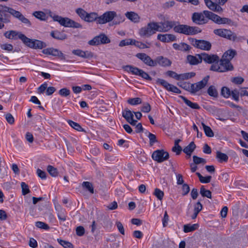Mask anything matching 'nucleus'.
I'll return each mask as SVG.
<instances>
[{
	"instance_id": "09e8293b",
	"label": "nucleus",
	"mask_w": 248,
	"mask_h": 248,
	"mask_svg": "<svg viewBox=\"0 0 248 248\" xmlns=\"http://www.w3.org/2000/svg\"><path fill=\"white\" fill-rule=\"evenodd\" d=\"M231 95L232 96V99L237 101L238 102L239 100V95L240 94V91H239L237 89H234L231 92Z\"/></svg>"
},
{
	"instance_id": "6ab92c4d",
	"label": "nucleus",
	"mask_w": 248,
	"mask_h": 248,
	"mask_svg": "<svg viewBox=\"0 0 248 248\" xmlns=\"http://www.w3.org/2000/svg\"><path fill=\"white\" fill-rule=\"evenodd\" d=\"M124 15L128 19L134 23H139L141 21L140 16L134 11L127 12Z\"/></svg>"
},
{
	"instance_id": "864d4df0",
	"label": "nucleus",
	"mask_w": 248,
	"mask_h": 248,
	"mask_svg": "<svg viewBox=\"0 0 248 248\" xmlns=\"http://www.w3.org/2000/svg\"><path fill=\"white\" fill-rule=\"evenodd\" d=\"M133 39H128L122 40L119 43L121 47L128 45H133Z\"/></svg>"
},
{
	"instance_id": "ea45409f",
	"label": "nucleus",
	"mask_w": 248,
	"mask_h": 248,
	"mask_svg": "<svg viewBox=\"0 0 248 248\" xmlns=\"http://www.w3.org/2000/svg\"><path fill=\"white\" fill-rule=\"evenodd\" d=\"M124 17L121 15H117L115 16L114 20L112 22V25H118L121 23H123L124 21Z\"/></svg>"
},
{
	"instance_id": "603ef678",
	"label": "nucleus",
	"mask_w": 248,
	"mask_h": 248,
	"mask_svg": "<svg viewBox=\"0 0 248 248\" xmlns=\"http://www.w3.org/2000/svg\"><path fill=\"white\" fill-rule=\"evenodd\" d=\"M76 13L82 19L85 20L87 12L81 8H78L76 10Z\"/></svg>"
},
{
	"instance_id": "1a4fd4ad",
	"label": "nucleus",
	"mask_w": 248,
	"mask_h": 248,
	"mask_svg": "<svg viewBox=\"0 0 248 248\" xmlns=\"http://www.w3.org/2000/svg\"><path fill=\"white\" fill-rule=\"evenodd\" d=\"M214 32L220 37L227 38L231 41H235L237 39L236 34L230 30L219 29L215 30Z\"/></svg>"
},
{
	"instance_id": "f8f14e48",
	"label": "nucleus",
	"mask_w": 248,
	"mask_h": 248,
	"mask_svg": "<svg viewBox=\"0 0 248 248\" xmlns=\"http://www.w3.org/2000/svg\"><path fill=\"white\" fill-rule=\"evenodd\" d=\"M175 26V22L171 20H164L160 23L157 22V31L159 32H168Z\"/></svg>"
},
{
	"instance_id": "72a5a7b5",
	"label": "nucleus",
	"mask_w": 248,
	"mask_h": 248,
	"mask_svg": "<svg viewBox=\"0 0 248 248\" xmlns=\"http://www.w3.org/2000/svg\"><path fill=\"white\" fill-rule=\"evenodd\" d=\"M216 157L219 162H227L228 160V156L224 153L217 151Z\"/></svg>"
},
{
	"instance_id": "f3484780",
	"label": "nucleus",
	"mask_w": 248,
	"mask_h": 248,
	"mask_svg": "<svg viewBox=\"0 0 248 248\" xmlns=\"http://www.w3.org/2000/svg\"><path fill=\"white\" fill-rule=\"evenodd\" d=\"M136 57L141 60L145 64L151 67L156 66L155 60H153L149 55L144 53H139Z\"/></svg>"
},
{
	"instance_id": "bb28decb",
	"label": "nucleus",
	"mask_w": 248,
	"mask_h": 248,
	"mask_svg": "<svg viewBox=\"0 0 248 248\" xmlns=\"http://www.w3.org/2000/svg\"><path fill=\"white\" fill-rule=\"evenodd\" d=\"M32 15L41 21H46L48 18L46 14L43 11H35L32 13Z\"/></svg>"
},
{
	"instance_id": "5701e85b",
	"label": "nucleus",
	"mask_w": 248,
	"mask_h": 248,
	"mask_svg": "<svg viewBox=\"0 0 248 248\" xmlns=\"http://www.w3.org/2000/svg\"><path fill=\"white\" fill-rule=\"evenodd\" d=\"M201 54L196 56L189 55L187 56V61L191 65H197L202 62Z\"/></svg>"
},
{
	"instance_id": "473e14b6",
	"label": "nucleus",
	"mask_w": 248,
	"mask_h": 248,
	"mask_svg": "<svg viewBox=\"0 0 248 248\" xmlns=\"http://www.w3.org/2000/svg\"><path fill=\"white\" fill-rule=\"evenodd\" d=\"M198 227L197 224H186L184 225V232L186 233L193 232L196 230Z\"/></svg>"
},
{
	"instance_id": "6e6d98bb",
	"label": "nucleus",
	"mask_w": 248,
	"mask_h": 248,
	"mask_svg": "<svg viewBox=\"0 0 248 248\" xmlns=\"http://www.w3.org/2000/svg\"><path fill=\"white\" fill-rule=\"evenodd\" d=\"M36 226L39 228L47 230L49 229V226L46 223L42 221H37L35 223Z\"/></svg>"
},
{
	"instance_id": "412c9836",
	"label": "nucleus",
	"mask_w": 248,
	"mask_h": 248,
	"mask_svg": "<svg viewBox=\"0 0 248 248\" xmlns=\"http://www.w3.org/2000/svg\"><path fill=\"white\" fill-rule=\"evenodd\" d=\"M207 7L211 10L220 13L222 12V8L218 4L213 2L211 0H204Z\"/></svg>"
},
{
	"instance_id": "8fccbe9b",
	"label": "nucleus",
	"mask_w": 248,
	"mask_h": 248,
	"mask_svg": "<svg viewBox=\"0 0 248 248\" xmlns=\"http://www.w3.org/2000/svg\"><path fill=\"white\" fill-rule=\"evenodd\" d=\"M154 194L156 197V198L161 201L164 197V192L158 188H155Z\"/></svg>"
},
{
	"instance_id": "69168bd1",
	"label": "nucleus",
	"mask_w": 248,
	"mask_h": 248,
	"mask_svg": "<svg viewBox=\"0 0 248 248\" xmlns=\"http://www.w3.org/2000/svg\"><path fill=\"white\" fill-rule=\"evenodd\" d=\"M148 137L150 140V144L151 145H153L155 143L157 142L156 136H155V135L149 133Z\"/></svg>"
},
{
	"instance_id": "4be33fe9",
	"label": "nucleus",
	"mask_w": 248,
	"mask_h": 248,
	"mask_svg": "<svg viewBox=\"0 0 248 248\" xmlns=\"http://www.w3.org/2000/svg\"><path fill=\"white\" fill-rule=\"evenodd\" d=\"M156 66L157 64L163 67L169 66L171 64V62L167 58H165L162 56H158L155 60Z\"/></svg>"
},
{
	"instance_id": "20e7f679",
	"label": "nucleus",
	"mask_w": 248,
	"mask_h": 248,
	"mask_svg": "<svg viewBox=\"0 0 248 248\" xmlns=\"http://www.w3.org/2000/svg\"><path fill=\"white\" fill-rule=\"evenodd\" d=\"M157 27V22H150L139 30V34L141 37L149 38L158 31Z\"/></svg>"
},
{
	"instance_id": "774afa93",
	"label": "nucleus",
	"mask_w": 248,
	"mask_h": 248,
	"mask_svg": "<svg viewBox=\"0 0 248 248\" xmlns=\"http://www.w3.org/2000/svg\"><path fill=\"white\" fill-rule=\"evenodd\" d=\"M190 190V188L188 185L186 184H183L182 186V195H186L187 194Z\"/></svg>"
},
{
	"instance_id": "c85d7f7f",
	"label": "nucleus",
	"mask_w": 248,
	"mask_h": 248,
	"mask_svg": "<svg viewBox=\"0 0 248 248\" xmlns=\"http://www.w3.org/2000/svg\"><path fill=\"white\" fill-rule=\"evenodd\" d=\"M124 69L128 72L131 73L132 74L139 76L141 69H140L136 67L131 65H126L124 67Z\"/></svg>"
},
{
	"instance_id": "a211bd4d",
	"label": "nucleus",
	"mask_w": 248,
	"mask_h": 248,
	"mask_svg": "<svg viewBox=\"0 0 248 248\" xmlns=\"http://www.w3.org/2000/svg\"><path fill=\"white\" fill-rule=\"evenodd\" d=\"M201 56L202 61L203 60L206 63H212V64L218 63L219 58L217 55H209L206 53H202L201 54Z\"/></svg>"
},
{
	"instance_id": "39448f33",
	"label": "nucleus",
	"mask_w": 248,
	"mask_h": 248,
	"mask_svg": "<svg viewBox=\"0 0 248 248\" xmlns=\"http://www.w3.org/2000/svg\"><path fill=\"white\" fill-rule=\"evenodd\" d=\"M18 38L21 39L26 45L32 48L42 49L46 46L45 42L38 40L30 39L22 33L19 34Z\"/></svg>"
},
{
	"instance_id": "79ce46f5",
	"label": "nucleus",
	"mask_w": 248,
	"mask_h": 248,
	"mask_svg": "<svg viewBox=\"0 0 248 248\" xmlns=\"http://www.w3.org/2000/svg\"><path fill=\"white\" fill-rule=\"evenodd\" d=\"M82 186L83 187L85 188L88 190L91 193L93 194L94 193L93 187L92 183L89 182H84Z\"/></svg>"
},
{
	"instance_id": "e433bc0d",
	"label": "nucleus",
	"mask_w": 248,
	"mask_h": 248,
	"mask_svg": "<svg viewBox=\"0 0 248 248\" xmlns=\"http://www.w3.org/2000/svg\"><path fill=\"white\" fill-rule=\"evenodd\" d=\"M20 33H19L18 32L15 31H6L4 35L6 38L9 39H13L17 35H19Z\"/></svg>"
},
{
	"instance_id": "393cba45",
	"label": "nucleus",
	"mask_w": 248,
	"mask_h": 248,
	"mask_svg": "<svg viewBox=\"0 0 248 248\" xmlns=\"http://www.w3.org/2000/svg\"><path fill=\"white\" fill-rule=\"evenodd\" d=\"M72 53L74 55L84 58H92L93 56V54L92 52L88 51H84L80 49L74 50H73Z\"/></svg>"
},
{
	"instance_id": "a878e982",
	"label": "nucleus",
	"mask_w": 248,
	"mask_h": 248,
	"mask_svg": "<svg viewBox=\"0 0 248 248\" xmlns=\"http://www.w3.org/2000/svg\"><path fill=\"white\" fill-rule=\"evenodd\" d=\"M99 16L95 12H92L87 14L85 18L84 21L88 22H92L95 21L96 23L98 24V19Z\"/></svg>"
},
{
	"instance_id": "3c124183",
	"label": "nucleus",
	"mask_w": 248,
	"mask_h": 248,
	"mask_svg": "<svg viewBox=\"0 0 248 248\" xmlns=\"http://www.w3.org/2000/svg\"><path fill=\"white\" fill-rule=\"evenodd\" d=\"M221 93L222 96L227 98L231 95V91L228 88L223 87L222 88Z\"/></svg>"
},
{
	"instance_id": "c756f323",
	"label": "nucleus",
	"mask_w": 248,
	"mask_h": 248,
	"mask_svg": "<svg viewBox=\"0 0 248 248\" xmlns=\"http://www.w3.org/2000/svg\"><path fill=\"white\" fill-rule=\"evenodd\" d=\"M133 113L128 108H125L122 112V116L127 122H129V120L134 118Z\"/></svg>"
},
{
	"instance_id": "a18cd8bd",
	"label": "nucleus",
	"mask_w": 248,
	"mask_h": 248,
	"mask_svg": "<svg viewBox=\"0 0 248 248\" xmlns=\"http://www.w3.org/2000/svg\"><path fill=\"white\" fill-rule=\"evenodd\" d=\"M127 102L131 105H137L141 103V99L139 97L129 98Z\"/></svg>"
},
{
	"instance_id": "2eb2a0df",
	"label": "nucleus",
	"mask_w": 248,
	"mask_h": 248,
	"mask_svg": "<svg viewBox=\"0 0 248 248\" xmlns=\"http://www.w3.org/2000/svg\"><path fill=\"white\" fill-rule=\"evenodd\" d=\"M209 76L205 77L201 81L195 83L191 84V93L194 94L204 88L207 84Z\"/></svg>"
},
{
	"instance_id": "f03ea898",
	"label": "nucleus",
	"mask_w": 248,
	"mask_h": 248,
	"mask_svg": "<svg viewBox=\"0 0 248 248\" xmlns=\"http://www.w3.org/2000/svg\"><path fill=\"white\" fill-rule=\"evenodd\" d=\"M5 12L9 13L14 17L18 19L27 26H31V23L30 21L25 17L20 12L16 11L12 8L2 5H0V21L5 23L10 22V20L8 18L2 17V14H4Z\"/></svg>"
},
{
	"instance_id": "423d86ee",
	"label": "nucleus",
	"mask_w": 248,
	"mask_h": 248,
	"mask_svg": "<svg viewBox=\"0 0 248 248\" xmlns=\"http://www.w3.org/2000/svg\"><path fill=\"white\" fill-rule=\"evenodd\" d=\"M206 12L212 13L206 10L203 11L202 13H194L192 16V21L197 25L207 23L209 19L211 20V17L207 16Z\"/></svg>"
},
{
	"instance_id": "9d476101",
	"label": "nucleus",
	"mask_w": 248,
	"mask_h": 248,
	"mask_svg": "<svg viewBox=\"0 0 248 248\" xmlns=\"http://www.w3.org/2000/svg\"><path fill=\"white\" fill-rule=\"evenodd\" d=\"M116 16V12L113 11H106L103 15L99 16L98 18V24H104L110 22L114 19Z\"/></svg>"
},
{
	"instance_id": "5fc2aeb1",
	"label": "nucleus",
	"mask_w": 248,
	"mask_h": 248,
	"mask_svg": "<svg viewBox=\"0 0 248 248\" xmlns=\"http://www.w3.org/2000/svg\"><path fill=\"white\" fill-rule=\"evenodd\" d=\"M59 93L62 97H67L70 95V91L66 88H64L59 90Z\"/></svg>"
},
{
	"instance_id": "6e6552de",
	"label": "nucleus",
	"mask_w": 248,
	"mask_h": 248,
	"mask_svg": "<svg viewBox=\"0 0 248 248\" xmlns=\"http://www.w3.org/2000/svg\"><path fill=\"white\" fill-rule=\"evenodd\" d=\"M56 22H58L61 26L65 27L80 28L82 26L78 23L68 18L63 17L60 16H59Z\"/></svg>"
},
{
	"instance_id": "de8ad7c7",
	"label": "nucleus",
	"mask_w": 248,
	"mask_h": 248,
	"mask_svg": "<svg viewBox=\"0 0 248 248\" xmlns=\"http://www.w3.org/2000/svg\"><path fill=\"white\" fill-rule=\"evenodd\" d=\"M21 187L22 188V194L23 195H25L30 193V190L29 188V186L25 182H21Z\"/></svg>"
},
{
	"instance_id": "ddd939ff",
	"label": "nucleus",
	"mask_w": 248,
	"mask_h": 248,
	"mask_svg": "<svg viewBox=\"0 0 248 248\" xmlns=\"http://www.w3.org/2000/svg\"><path fill=\"white\" fill-rule=\"evenodd\" d=\"M110 42V40L107 36L102 33L95 36L89 41L88 44L91 46H97L100 44H108Z\"/></svg>"
},
{
	"instance_id": "0eeeda50",
	"label": "nucleus",
	"mask_w": 248,
	"mask_h": 248,
	"mask_svg": "<svg viewBox=\"0 0 248 248\" xmlns=\"http://www.w3.org/2000/svg\"><path fill=\"white\" fill-rule=\"evenodd\" d=\"M188 40L194 47L203 50L208 51L211 49V44L204 40H198L193 38H189Z\"/></svg>"
},
{
	"instance_id": "2f4dec72",
	"label": "nucleus",
	"mask_w": 248,
	"mask_h": 248,
	"mask_svg": "<svg viewBox=\"0 0 248 248\" xmlns=\"http://www.w3.org/2000/svg\"><path fill=\"white\" fill-rule=\"evenodd\" d=\"M182 98L184 103L191 108L197 109L200 108V107L197 103L192 102L185 97L182 96Z\"/></svg>"
},
{
	"instance_id": "f257e3e1",
	"label": "nucleus",
	"mask_w": 248,
	"mask_h": 248,
	"mask_svg": "<svg viewBox=\"0 0 248 248\" xmlns=\"http://www.w3.org/2000/svg\"><path fill=\"white\" fill-rule=\"evenodd\" d=\"M236 54V51L234 50H227L223 55L219 62L212 64L210 69L217 72H225L232 70L233 66L230 61L234 57Z\"/></svg>"
},
{
	"instance_id": "13d9d810",
	"label": "nucleus",
	"mask_w": 248,
	"mask_h": 248,
	"mask_svg": "<svg viewBox=\"0 0 248 248\" xmlns=\"http://www.w3.org/2000/svg\"><path fill=\"white\" fill-rule=\"evenodd\" d=\"M116 225L119 232L123 235L124 234V229L122 223L119 221H116Z\"/></svg>"
},
{
	"instance_id": "052dcab7",
	"label": "nucleus",
	"mask_w": 248,
	"mask_h": 248,
	"mask_svg": "<svg viewBox=\"0 0 248 248\" xmlns=\"http://www.w3.org/2000/svg\"><path fill=\"white\" fill-rule=\"evenodd\" d=\"M191 49V47L188 44L185 43H181L180 51H187Z\"/></svg>"
},
{
	"instance_id": "f704fd0d",
	"label": "nucleus",
	"mask_w": 248,
	"mask_h": 248,
	"mask_svg": "<svg viewBox=\"0 0 248 248\" xmlns=\"http://www.w3.org/2000/svg\"><path fill=\"white\" fill-rule=\"evenodd\" d=\"M68 123L72 128L78 131H85L84 129L82 128V127L77 123L73 122L72 120H69L68 121Z\"/></svg>"
},
{
	"instance_id": "4d7b16f0",
	"label": "nucleus",
	"mask_w": 248,
	"mask_h": 248,
	"mask_svg": "<svg viewBox=\"0 0 248 248\" xmlns=\"http://www.w3.org/2000/svg\"><path fill=\"white\" fill-rule=\"evenodd\" d=\"M0 48L4 50L12 51L13 49V46L10 44H4L0 45Z\"/></svg>"
},
{
	"instance_id": "7ed1b4c3",
	"label": "nucleus",
	"mask_w": 248,
	"mask_h": 248,
	"mask_svg": "<svg viewBox=\"0 0 248 248\" xmlns=\"http://www.w3.org/2000/svg\"><path fill=\"white\" fill-rule=\"evenodd\" d=\"M174 31L175 32L184 34L186 35H194L201 32L202 30L196 26L179 24L174 27Z\"/></svg>"
},
{
	"instance_id": "dca6fc26",
	"label": "nucleus",
	"mask_w": 248,
	"mask_h": 248,
	"mask_svg": "<svg viewBox=\"0 0 248 248\" xmlns=\"http://www.w3.org/2000/svg\"><path fill=\"white\" fill-rule=\"evenodd\" d=\"M42 53L44 54L57 57L62 60H65V56L62 52L59 49L53 47H49L44 49L42 50Z\"/></svg>"
},
{
	"instance_id": "aec40b11",
	"label": "nucleus",
	"mask_w": 248,
	"mask_h": 248,
	"mask_svg": "<svg viewBox=\"0 0 248 248\" xmlns=\"http://www.w3.org/2000/svg\"><path fill=\"white\" fill-rule=\"evenodd\" d=\"M157 38L163 43H169L176 40V36L172 34H158Z\"/></svg>"
},
{
	"instance_id": "4c0bfd02",
	"label": "nucleus",
	"mask_w": 248,
	"mask_h": 248,
	"mask_svg": "<svg viewBox=\"0 0 248 248\" xmlns=\"http://www.w3.org/2000/svg\"><path fill=\"white\" fill-rule=\"evenodd\" d=\"M200 194L203 197H207L209 199L212 198L211 192L209 190L206 189L203 186L200 189Z\"/></svg>"
},
{
	"instance_id": "e2e57ef3",
	"label": "nucleus",
	"mask_w": 248,
	"mask_h": 248,
	"mask_svg": "<svg viewBox=\"0 0 248 248\" xmlns=\"http://www.w3.org/2000/svg\"><path fill=\"white\" fill-rule=\"evenodd\" d=\"M76 231L77 234L79 236L83 235L85 233V229L82 226L77 227Z\"/></svg>"
},
{
	"instance_id": "58836bf2",
	"label": "nucleus",
	"mask_w": 248,
	"mask_h": 248,
	"mask_svg": "<svg viewBox=\"0 0 248 248\" xmlns=\"http://www.w3.org/2000/svg\"><path fill=\"white\" fill-rule=\"evenodd\" d=\"M207 93L210 96L214 97H217L218 95L217 91L214 86H210L209 87L207 90Z\"/></svg>"
},
{
	"instance_id": "c03bdc74",
	"label": "nucleus",
	"mask_w": 248,
	"mask_h": 248,
	"mask_svg": "<svg viewBox=\"0 0 248 248\" xmlns=\"http://www.w3.org/2000/svg\"><path fill=\"white\" fill-rule=\"evenodd\" d=\"M156 83L163 86L168 91L169 90V87L170 86V84L169 83L165 80L160 78H158L157 79Z\"/></svg>"
},
{
	"instance_id": "b1692460",
	"label": "nucleus",
	"mask_w": 248,
	"mask_h": 248,
	"mask_svg": "<svg viewBox=\"0 0 248 248\" xmlns=\"http://www.w3.org/2000/svg\"><path fill=\"white\" fill-rule=\"evenodd\" d=\"M50 35L53 38L59 40H64L67 37L66 34L62 31H60L58 30L52 31L50 32Z\"/></svg>"
},
{
	"instance_id": "9b49d317",
	"label": "nucleus",
	"mask_w": 248,
	"mask_h": 248,
	"mask_svg": "<svg viewBox=\"0 0 248 248\" xmlns=\"http://www.w3.org/2000/svg\"><path fill=\"white\" fill-rule=\"evenodd\" d=\"M152 157L154 160L162 162L169 159V154L164 150H157L153 153Z\"/></svg>"
},
{
	"instance_id": "338daca9",
	"label": "nucleus",
	"mask_w": 248,
	"mask_h": 248,
	"mask_svg": "<svg viewBox=\"0 0 248 248\" xmlns=\"http://www.w3.org/2000/svg\"><path fill=\"white\" fill-rule=\"evenodd\" d=\"M202 204L200 202H198L194 206V212H196L197 214H199V213L202 210Z\"/></svg>"
},
{
	"instance_id": "49530a36",
	"label": "nucleus",
	"mask_w": 248,
	"mask_h": 248,
	"mask_svg": "<svg viewBox=\"0 0 248 248\" xmlns=\"http://www.w3.org/2000/svg\"><path fill=\"white\" fill-rule=\"evenodd\" d=\"M193 162L196 164H202L204 165L206 163V161L203 158L199 157L197 156L194 155L193 156Z\"/></svg>"
},
{
	"instance_id": "4468645a",
	"label": "nucleus",
	"mask_w": 248,
	"mask_h": 248,
	"mask_svg": "<svg viewBox=\"0 0 248 248\" xmlns=\"http://www.w3.org/2000/svg\"><path fill=\"white\" fill-rule=\"evenodd\" d=\"M207 16L211 17V20L216 23L218 24H227L231 25L232 24V21L231 19L226 17H221L218 15L213 13H208L206 12Z\"/></svg>"
},
{
	"instance_id": "7c9ffc66",
	"label": "nucleus",
	"mask_w": 248,
	"mask_h": 248,
	"mask_svg": "<svg viewBox=\"0 0 248 248\" xmlns=\"http://www.w3.org/2000/svg\"><path fill=\"white\" fill-rule=\"evenodd\" d=\"M133 45L140 48H148L150 47L151 43L149 42H146V44L143 43L141 42L136 41V40L133 39Z\"/></svg>"
},
{
	"instance_id": "c9c22d12",
	"label": "nucleus",
	"mask_w": 248,
	"mask_h": 248,
	"mask_svg": "<svg viewBox=\"0 0 248 248\" xmlns=\"http://www.w3.org/2000/svg\"><path fill=\"white\" fill-rule=\"evenodd\" d=\"M202 125L203 127L205 135L207 137H213L214 134L211 128L209 126L206 125L203 123H202Z\"/></svg>"
},
{
	"instance_id": "bf43d9fd",
	"label": "nucleus",
	"mask_w": 248,
	"mask_h": 248,
	"mask_svg": "<svg viewBox=\"0 0 248 248\" xmlns=\"http://www.w3.org/2000/svg\"><path fill=\"white\" fill-rule=\"evenodd\" d=\"M232 82L236 84H241L244 82V78L240 77H234L231 79Z\"/></svg>"
},
{
	"instance_id": "a19ab883",
	"label": "nucleus",
	"mask_w": 248,
	"mask_h": 248,
	"mask_svg": "<svg viewBox=\"0 0 248 248\" xmlns=\"http://www.w3.org/2000/svg\"><path fill=\"white\" fill-rule=\"evenodd\" d=\"M197 175L198 176L199 180L201 183H208L210 182L211 176H202L201 174L199 172L196 173Z\"/></svg>"
},
{
	"instance_id": "cd10ccee",
	"label": "nucleus",
	"mask_w": 248,
	"mask_h": 248,
	"mask_svg": "<svg viewBox=\"0 0 248 248\" xmlns=\"http://www.w3.org/2000/svg\"><path fill=\"white\" fill-rule=\"evenodd\" d=\"M195 148L196 145L193 141H192L183 149V151L187 155L190 156Z\"/></svg>"
},
{
	"instance_id": "680f3d73",
	"label": "nucleus",
	"mask_w": 248,
	"mask_h": 248,
	"mask_svg": "<svg viewBox=\"0 0 248 248\" xmlns=\"http://www.w3.org/2000/svg\"><path fill=\"white\" fill-rule=\"evenodd\" d=\"M139 76H140L141 78H143L146 79V80H152L151 77L147 73H146L142 70H140V72L139 74Z\"/></svg>"
},
{
	"instance_id": "0e129e2a",
	"label": "nucleus",
	"mask_w": 248,
	"mask_h": 248,
	"mask_svg": "<svg viewBox=\"0 0 248 248\" xmlns=\"http://www.w3.org/2000/svg\"><path fill=\"white\" fill-rule=\"evenodd\" d=\"M5 118L7 121V122L9 124H13L15 122V119L14 117L12 116V115L10 113H7L5 115Z\"/></svg>"
},
{
	"instance_id": "37998d69",
	"label": "nucleus",
	"mask_w": 248,
	"mask_h": 248,
	"mask_svg": "<svg viewBox=\"0 0 248 248\" xmlns=\"http://www.w3.org/2000/svg\"><path fill=\"white\" fill-rule=\"evenodd\" d=\"M59 243L64 248H74L73 245L70 242L62 239H58Z\"/></svg>"
}]
</instances>
